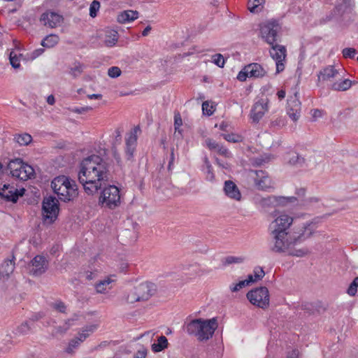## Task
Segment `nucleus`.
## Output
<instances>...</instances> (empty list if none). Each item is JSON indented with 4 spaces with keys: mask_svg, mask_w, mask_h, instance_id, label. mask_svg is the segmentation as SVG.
Returning a JSON list of instances; mask_svg holds the SVG:
<instances>
[{
    "mask_svg": "<svg viewBox=\"0 0 358 358\" xmlns=\"http://www.w3.org/2000/svg\"><path fill=\"white\" fill-rule=\"evenodd\" d=\"M99 203L110 209L117 207L120 204L119 189L115 185L104 187L99 196Z\"/></svg>",
    "mask_w": 358,
    "mask_h": 358,
    "instance_id": "nucleus-7",
    "label": "nucleus"
},
{
    "mask_svg": "<svg viewBox=\"0 0 358 358\" xmlns=\"http://www.w3.org/2000/svg\"><path fill=\"white\" fill-rule=\"evenodd\" d=\"M205 143L208 148L210 149V150H215L217 145H219L218 143H217L215 141L211 138L206 139Z\"/></svg>",
    "mask_w": 358,
    "mask_h": 358,
    "instance_id": "nucleus-58",
    "label": "nucleus"
},
{
    "mask_svg": "<svg viewBox=\"0 0 358 358\" xmlns=\"http://www.w3.org/2000/svg\"><path fill=\"white\" fill-rule=\"evenodd\" d=\"M83 342V341H80L78 336L74 338L69 342V346L66 350V352H68V353L73 352V349L78 348L80 345V343Z\"/></svg>",
    "mask_w": 358,
    "mask_h": 358,
    "instance_id": "nucleus-45",
    "label": "nucleus"
},
{
    "mask_svg": "<svg viewBox=\"0 0 358 358\" xmlns=\"http://www.w3.org/2000/svg\"><path fill=\"white\" fill-rule=\"evenodd\" d=\"M14 141L20 145H27L32 141V137L27 133L16 134L14 136Z\"/></svg>",
    "mask_w": 358,
    "mask_h": 358,
    "instance_id": "nucleus-32",
    "label": "nucleus"
},
{
    "mask_svg": "<svg viewBox=\"0 0 358 358\" xmlns=\"http://www.w3.org/2000/svg\"><path fill=\"white\" fill-rule=\"evenodd\" d=\"M122 300L129 304L134 303L139 301V296H138L136 287L126 291L122 296Z\"/></svg>",
    "mask_w": 358,
    "mask_h": 358,
    "instance_id": "nucleus-27",
    "label": "nucleus"
},
{
    "mask_svg": "<svg viewBox=\"0 0 358 358\" xmlns=\"http://www.w3.org/2000/svg\"><path fill=\"white\" fill-rule=\"evenodd\" d=\"M243 260L244 258L241 257L228 256L224 259V264H240L242 263Z\"/></svg>",
    "mask_w": 358,
    "mask_h": 358,
    "instance_id": "nucleus-48",
    "label": "nucleus"
},
{
    "mask_svg": "<svg viewBox=\"0 0 358 358\" xmlns=\"http://www.w3.org/2000/svg\"><path fill=\"white\" fill-rule=\"evenodd\" d=\"M58 200L52 196L44 198L42 210L44 221L48 224L53 223L59 213Z\"/></svg>",
    "mask_w": 358,
    "mask_h": 358,
    "instance_id": "nucleus-9",
    "label": "nucleus"
},
{
    "mask_svg": "<svg viewBox=\"0 0 358 358\" xmlns=\"http://www.w3.org/2000/svg\"><path fill=\"white\" fill-rule=\"evenodd\" d=\"M298 92H295L294 96L289 97L287 100V113L294 122L301 116V103L298 97Z\"/></svg>",
    "mask_w": 358,
    "mask_h": 358,
    "instance_id": "nucleus-15",
    "label": "nucleus"
},
{
    "mask_svg": "<svg viewBox=\"0 0 358 358\" xmlns=\"http://www.w3.org/2000/svg\"><path fill=\"white\" fill-rule=\"evenodd\" d=\"M309 250L306 248H303L301 249H293L292 247L289 249V251H287L286 253H287L288 255L294 256V257H302L308 254H309Z\"/></svg>",
    "mask_w": 358,
    "mask_h": 358,
    "instance_id": "nucleus-40",
    "label": "nucleus"
},
{
    "mask_svg": "<svg viewBox=\"0 0 358 358\" xmlns=\"http://www.w3.org/2000/svg\"><path fill=\"white\" fill-rule=\"evenodd\" d=\"M342 54L345 59H353L357 54V50L353 48H345L342 50Z\"/></svg>",
    "mask_w": 358,
    "mask_h": 358,
    "instance_id": "nucleus-47",
    "label": "nucleus"
},
{
    "mask_svg": "<svg viewBox=\"0 0 358 358\" xmlns=\"http://www.w3.org/2000/svg\"><path fill=\"white\" fill-rule=\"evenodd\" d=\"M15 269V263L13 260H5L0 266V277L8 278Z\"/></svg>",
    "mask_w": 358,
    "mask_h": 358,
    "instance_id": "nucleus-24",
    "label": "nucleus"
},
{
    "mask_svg": "<svg viewBox=\"0 0 358 358\" xmlns=\"http://www.w3.org/2000/svg\"><path fill=\"white\" fill-rule=\"evenodd\" d=\"M271 124L274 127L280 128L286 124V121L285 118L280 117L272 121Z\"/></svg>",
    "mask_w": 358,
    "mask_h": 358,
    "instance_id": "nucleus-57",
    "label": "nucleus"
},
{
    "mask_svg": "<svg viewBox=\"0 0 358 358\" xmlns=\"http://www.w3.org/2000/svg\"><path fill=\"white\" fill-rule=\"evenodd\" d=\"M310 224L304 225L298 231L270 234L272 238L271 251L275 253H286L298 243H301L312 235V231L307 232Z\"/></svg>",
    "mask_w": 358,
    "mask_h": 358,
    "instance_id": "nucleus-2",
    "label": "nucleus"
},
{
    "mask_svg": "<svg viewBox=\"0 0 358 358\" xmlns=\"http://www.w3.org/2000/svg\"><path fill=\"white\" fill-rule=\"evenodd\" d=\"M224 194L230 199L241 201V193L237 185L232 180H226L224 185Z\"/></svg>",
    "mask_w": 358,
    "mask_h": 358,
    "instance_id": "nucleus-21",
    "label": "nucleus"
},
{
    "mask_svg": "<svg viewBox=\"0 0 358 358\" xmlns=\"http://www.w3.org/2000/svg\"><path fill=\"white\" fill-rule=\"evenodd\" d=\"M265 275V273L262 268L257 267L254 270L253 282L261 280Z\"/></svg>",
    "mask_w": 358,
    "mask_h": 358,
    "instance_id": "nucleus-51",
    "label": "nucleus"
},
{
    "mask_svg": "<svg viewBox=\"0 0 358 358\" xmlns=\"http://www.w3.org/2000/svg\"><path fill=\"white\" fill-rule=\"evenodd\" d=\"M289 163L294 166L302 167L306 164V161L305 159L299 155L293 153L289 159Z\"/></svg>",
    "mask_w": 358,
    "mask_h": 358,
    "instance_id": "nucleus-38",
    "label": "nucleus"
},
{
    "mask_svg": "<svg viewBox=\"0 0 358 358\" xmlns=\"http://www.w3.org/2000/svg\"><path fill=\"white\" fill-rule=\"evenodd\" d=\"M318 80H329L333 78H339L341 75L333 66H329L322 69L317 75Z\"/></svg>",
    "mask_w": 358,
    "mask_h": 358,
    "instance_id": "nucleus-22",
    "label": "nucleus"
},
{
    "mask_svg": "<svg viewBox=\"0 0 358 358\" xmlns=\"http://www.w3.org/2000/svg\"><path fill=\"white\" fill-rule=\"evenodd\" d=\"M296 201V198L269 196L266 198H262L259 201V205L264 209L270 208H275L280 206H285L287 203H292Z\"/></svg>",
    "mask_w": 358,
    "mask_h": 358,
    "instance_id": "nucleus-14",
    "label": "nucleus"
},
{
    "mask_svg": "<svg viewBox=\"0 0 358 358\" xmlns=\"http://www.w3.org/2000/svg\"><path fill=\"white\" fill-rule=\"evenodd\" d=\"M269 54L271 58L275 60L276 64V73H279L285 69V62L287 57V49L285 46L279 45L278 43L270 45Z\"/></svg>",
    "mask_w": 358,
    "mask_h": 358,
    "instance_id": "nucleus-11",
    "label": "nucleus"
},
{
    "mask_svg": "<svg viewBox=\"0 0 358 358\" xmlns=\"http://www.w3.org/2000/svg\"><path fill=\"white\" fill-rule=\"evenodd\" d=\"M31 263L30 273L34 275H40L47 269V261L43 256L36 255Z\"/></svg>",
    "mask_w": 358,
    "mask_h": 358,
    "instance_id": "nucleus-19",
    "label": "nucleus"
},
{
    "mask_svg": "<svg viewBox=\"0 0 358 358\" xmlns=\"http://www.w3.org/2000/svg\"><path fill=\"white\" fill-rule=\"evenodd\" d=\"M92 110V108L90 106H86V107H80V108H76L74 109V112L78 114L87 112L89 110Z\"/></svg>",
    "mask_w": 358,
    "mask_h": 358,
    "instance_id": "nucleus-62",
    "label": "nucleus"
},
{
    "mask_svg": "<svg viewBox=\"0 0 358 358\" xmlns=\"http://www.w3.org/2000/svg\"><path fill=\"white\" fill-rule=\"evenodd\" d=\"M43 317V313H38L37 314H35L34 315L31 316V317L29 319V322L31 324H32V325L34 324V322L40 320L41 318H42Z\"/></svg>",
    "mask_w": 358,
    "mask_h": 358,
    "instance_id": "nucleus-63",
    "label": "nucleus"
},
{
    "mask_svg": "<svg viewBox=\"0 0 358 358\" xmlns=\"http://www.w3.org/2000/svg\"><path fill=\"white\" fill-rule=\"evenodd\" d=\"M121 73L120 69L117 66H112L108 70V76L113 78H117L121 75Z\"/></svg>",
    "mask_w": 358,
    "mask_h": 358,
    "instance_id": "nucleus-50",
    "label": "nucleus"
},
{
    "mask_svg": "<svg viewBox=\"0 0 358 358\" xmlns=\"http://www.w3.org/2000/svg\"><path fill=\"white\" fill-rule=\"evenodd\" d=\"M109 168L108 162L99 155H92L82 160L78 180L87 194L97 192L106 184L109 178Z\"/></svg>",
    "mask_w": 358,
    "mask_h": 358,
    "instance_id": "nucleus-1",
    "label": "nucleus"
},
{
    "mask_svg": "<svg viewBox=\"0 0 358 358\" xmlns=\"http://www.w3.org/2000/svg\"><path fill=\"white\" fill-rule=\"evenodd\" d=\"M43 52H44L43 48L36 49V50H34L33 52L27 54V59H30V60H34L36 58H37L38 57H39L40 55H41Z\"/></svg>",
    "mask_w": 358,
    "mask_h": 358,
    "instance_id": "nucleus-55",
    "label": "nucleus"
},
{
    "mask_svg": "<svg viewBox=\"0 0 358 358\" xmlns=\"http://www.w3.org/2000/svg\"><path fill=\"white\" fill-rule=\"evenodd\" d=\"M250 302L259 308L266 309L269 306V292L266 287L250 290L247 294Z\"/></svg>",
    "mask_w": 358,
    "mask_h": 358,
    "instance_id": "nucleus-8",
    "label": "nucleus"
},
{
    "mask_svg": "<svg viewBox=\"0 0 358 358\" xmlns=\"http://www.w3.org/2000/svg\"><path fill=\"white\" fill-rule=\"evenodd\" d=\"M247 73H249V78H263L266 71L262 66L258 63H252L245 66Z\"/></svg>",
    "mask_w": 358,
    "mask_h": 358,
    "instance_id": "nucleus-23",
    "label": "nucleus"
},
{
    "mask_svg": "<svg viewBox=\"0 0 358 358\" xmlns=\"http://www.w3.org/2000/svg\"><path fill=\"white\" fill-rule=\"evenodd\" d=\"M64 20L63 15L51 10L43 13L39 18L40 22L43 26L51 29L60 27L64 22Z\"/></svg>",
    "mask_w": 358,
    "mask_h": 358,
    "instance_id": "nucleus-13",
    "label": "nucleus"
},
{
    "mask_svg": "<svg viewBox=\"0 0 358 358\" xmlns=\"http://www.w3.org/2000/svg\"><path fill=\"white\" fill-rule=\"evenodd\" d=\"M22 57V54L17 55L13 51H11L9 55L10 63L13 68L19 69L21 66L20 59Z\"/></svg>",
    "mask_w": 358,
    "mask_h": 358,
    "instance_id": "nucleus-37",
    "label": "nucleus"
},
{
    "mask_svg": "<svg viewBox=\"0 0 358 358\" xmlns=\"http://www.w3.org/2000/svg\"><path fill=\"white\" fill-rule=\"evenodd\" d=\"M202 110L203 114H206L208 116H210L214 113L213 106H210L208 101H204L202 103Z\"/></svg>",
    "mask_w": 358,
    "mask_h": 358,
    "instance_id": "nucleus-53",
    "label": "nucleus"
},
{
    "mask_svg": "<svg viewBox=\"0 0 358 358\" xmlns=\"http://www.w3.org/2000/svg\"><path fill=\"white\" fill-rule=\"evenodd\" d=\"M203 163L204 164L203 166L202 171L206 175V180L210 182H213L215 180V176L213 173V167L208 157H205L203 158Z\"/></svg>",
    "mask_w": 358,
    "mask_h": 358,
    "instance_id": "nucleus-26",
    "label": "nucleus"
},
{
    "mask_svg": "<svg viewBox=\"0 0 358 358\" xmlns=\"http://www.w3.org/2000/svg\"><path fill=\"white\" fill-rule=\"evenodd\" d=\"M118 40V34L115 30H110L108 31V34L106 35L104 43L108 47H113L115 45Z\"/></svg>",
    "mask_w": 358,
    "mask_h": 358,
    "instance_id": "nucleus-34",
    "label": "nucleus"
},
{
    "mask_svg": "<svg viewBox=\"0 0 358 358\" xmlns=\"http://www.w3.org/2000/svg\"><path fill=\"white\" fill-rule=\"evenodd\" d=\"M32 327V324L29 321H25L17 327L16 332L20 335H26L31 331Z\"/></svg>",
    "mask_w": 358,
    "mask_h": 358,
    "instance_id": "nucleus-35",
    "label": "nucleus"
},
{
    "mask_svg": "<svg viewBox=\"0 0 358 358\" xmlns=\"http://www.w3.org/2000/svg\"><path fill=\"white\" fill-rule=\"evenodd\" d=\"M222 136L224 139L230 143H240L243 141V137L238 134H222Z\"/></svg>",
    "mask_w": 358,
    "mask_h": 358,
    "instance_id": "nucleus-39",
    "label": "nucleus"
},
{
    "mask_svg": "<svg viewBox=\"0 0 358 358\" xmlns=\"http://www.w3.org/2000/svg\"><path fill=\"white\" fill-rule=\"evenodd\" d=\"M264 2V0H249L248 9L250 12L255 13L257 7L262 5Z\"/></svg>",
    "mask_w": 358,
    "mask_h": 358,
    "instance_id": "nucleus-49",
    "label": "nucleus"
},
{
    "mask_svg": "<svg viewBox=\"0 0 358 358\" xmlns=\"http://www.w3.org/2000/svg\"><path fill=\"white\" fill-rule=\"evenodd\" d=\"M268 161V159H264L263 157H259L254 158L252 161V164L253 166H260Z\"/></svg>",
    "mask_w": 358,
    "mask_h": 358,
    "instance_id": "nucleus-59",
    "label": "nucleus"
},
{
    "mask_svg": "<svg viewBox=\"0 0 358 358\" xmlns=\"http://www.w3.org/2000/svg\"><path fill=\"white\" fill-rule=\"evenodd\" d=\"M136 289L139 301H145L155 294L157 287L154 283L145 282L136 286Z\"/></svg>",
    "mask_w": 358,
    "mask_h": 358,
    "instance_id": "nucleus-18",
    "label": "nucleus"
},
{
    "mask_svg": "<svg viewBox=\"0 0 358 358\" xmlns=\"http://www.w3.org/2000/svg\"><path fill=\"white\" fill-rule=\"evenodd\" d=\"M311 115L313 120L315 121L317 118L322 116V111L319 109H314L311 110Z\"/></svg>",
    "mask_w": 358,
    "mask_h": 358,
    "instance_id": "nucleus-61",
    "label": "nucleus"
},
{
    "mask_svg": "<svg viewBox=\"0 0 358 358\" xmlns=\"http://www.w3.org/2000/svg\"><path fill=\"white\" fill-rule=\"evenodd\" d=\"M8 169L13 177L24 181L31 178L35 173L34 168L24 163L20 159L11 160L8 165Z\"/></svg>",
    "mask_w": 358,
    "mask_h": 358,
    "instance_id": "nucleus-5",
    "label": "nucleus"
},
{
    "mask_svg": "<svg viewBox=\"0 0 358 358\" xmlns=\"http://www.w3.org/2000/svg\"><path fill=\"white\" fill-rule=\"evenodd\" d=\"M218 327L216 318L209 320L195 319L187 324L185 329L188 334L194 336L200 342L211 338Z\"/></svg>",
    "mask_w": 358,
    "mask_h": 358,
    "instance_id": "nucleus-3",
    "label": "nucleus"
},
{
    "mask_svg": "<svg viewBox=\"0 0 358 358\" xmlns=\"http://www.w3.org/2000/svg\"><path fill=\"white\" fill-rule=\"evenodd\" d=\"M212 62L220 68H223L225 64L224 57L220 53L212 56Z\"/></svg>",
    "mask_w": 358,
    "mask_h": 358,
    "instance_id": "nucleus-43",
    "label": "nucleus"
},
{
    "mask_svg": "<svg viewBox=\"0 0 358 358\" xmlns=\"http://www.w3.org/2000/svg\"><path fill=\"white\" fill-rule=\"evenodd\" d=\"M66 331L67 330L65 329L64 324H63L62 325L55 327L52 332V335L56 337L59 335H64Z\"/></svg>",
    "mask_w": 358,
    "mask_h": 358,
    "instance_id": "nucleus-56",
    "label": "nucleus"
},
{
    "mask_svg": "<svg viewBox=\"0 0 358 358\" xmlns=\"http://www.w3.org/2000/svg\"><path fill=\"white\" fill-rule=\"evenodd\" d=\"M97 326L96 324H91L83 328L82 331L78 334L80 341H84L90 334H92L96 329Z\"/></svg>",
    "mask_w": 358,
    "mask_h": 358,
    "instance_id": "nucleus-33",
    "label": "nucleus"
},
{
    "mask_svg": "<svg viewBox=\"0 0 358 358\" xmlns=\"http://www.w3.org/2000/svg\"><path fill=\"white\" fill-rule=\"evenodd\" d=\"M83 64L80 62H76L74 63L73 66L70 69L69 73L73 78H77L81 75L83 71Z\"/></svg>",
    "mask_w": 358,
    "mask_h": 358,
    "instance_id": "nucleus-41",
    "label": "nucleus"
},
{
    "mask_svg": "<svg viewBox=\"0 0 358 358\" xmlns=\"http://www.w3.org/2000/svg\"><path fill=\"white\" fill-rule=\"evenodd\" d=\"M182 124V120L179 113L175 114L174 116V128L176 131H178L181 134L180 127Z\"/></svg>",
    "mask_w": 358,
    "mask_h": 358,
    "instance_id": "nucleus-52",
    "label": "nucleus"
},
{
    "mask_svg": "<svg viewBox=\"0 0 358 358\" xmlns=\"http://www.w3.org/2000/svg\"><path fill=\"white\" fill-rule=\"evenodd\" d=\"M51 187L58 198L64 202L73 201L78 194L76 182L65 176L55 178L51 182Z\"/></svg>",
    "mask_w": 358,
    "mask_h": 358,
    "instance_id": "nucleus-4",
    "label": "nucleus"
},
{
    "mask_svg": "<svg viewBox=\"0 0 358 358\" xmlns=\"http://www.w3.org/2000/svg\"><path fill=\"white\" fill-rule=\"evenodd\" d=\"M249 77V73L246 72L245 66L241 70L237 76L238 80L240 81H245L246 78Z\"/></svg>",
    "mask_w": 358,
    "mask_h": 358,
    "instance_id": "nucleus-60",
    "label": "nucleus"
},
{
    "mask_svg": "<svg viewBox=\"0 0 358 358\" xmlns=\"http://www.w3.org/2000/svg\"><path fill=\"white\" fill-rule=\"evenodd\" d=\"M147 355L145 350H138L134 355V358H145Z\"/></svg>",
    "mask_w": 358,
    "mask_h": 358,
    "instance_id": "nucleus-64",
    "label": "nucleus"
},
{
    "mask_svg": "<svg viewBox=\"0 0 358 358\" xmlns=\"http://www.w3.org/2000/svg\"><path fill=\"white\" fill-rule=\"evenodd\" d=\"M358 288V277H356L352 282L350 284L348 289L347 293L351 296H354L357 294Z\"/></svg>",
    "mask_w": 358,
    "mask_h": 358,
    "instance_id": "nucleus-42",
    "label": "nucleus"
},
{
    "mask_svg": "<svg viewBox=\"0 0 358 358\" xmlns=\"http://www.w3.org/2000/svg\"><path fill=\"white\" fill-rule=\"evenodd\" d=\"M168 346V340L164 336H160L157 339V343H155L152 345V350L154 352H158Z\"/></svg>",
    "mask_w": 358,
    "mask_h": 358,
    "instance_id": "nucleus-31",
    "label": "nucleus"
},
{
    "mask_svg": "<svg viewBox=\"0 0 358 358\" xmlns=\"http://www.w3.org/2000/svg\"><path fill=\"white\" fill-rule=\"evenodd\" d=\"M352 81L349 79H344L341 81H336L331 84V89L335 91H346L352 86Z\"/></svg>",
    "mask_w": 358,
    "mask_h": 358,
    "instance_id": "nucleus-28",
    "label": "nucleus"
},
{
    "mask_svg": "<svg viewBox=\"0 0 358 358\" xmlns=\"http://www.w3.org/2000/svg\"><path fill=\"white\" fill-rule=\"evenodd\" d=\"M215 150L217 151L219 155H222L225 157H231V153L229 151V150L220 144L217 145Z\"/></svg>",
    "mask_w": 358,
    "mask_h": 358,
    "instance_id": "nucleus-54",
    "label": "nucleus"
},
{
    "mask_svg": "<svg viewBox=\"0 0 358 358\" xmlns=\"http://www.w3.org/2000/svg\"><path fill=\"white\" fill-rule=\"evenodd\" d=\"M50 306L53 309H55V310H57L59 313H66V306L62 301H59V300L56 301L55 302L52 303Z\"/></svg>",
    "mask_w": 358,
    "mask_h": 358,
    "instance_id": "nucleus-46",
    "label": "nucleus"
},
{
    "mask_svg": "<svg viewBox=\"0 0 358 358\" xmlns=\"http://www.w3.org/2000/svg\"><path fill=\"white\" fill-rule=\"evenodd\" d=\"M59 41L57 34H50L46 36L41 41V45L47 48H51L55 46Z\"/></svg>",
    "mask_w": 358,
    "mask_h": 358,
    "instance_id": "nucleus-29",
    "label": "nucleus"
},
{
    "mask_svg": "<svg viewBox=\"0 0 358 358\" xmlns=\"http://www.w3.org/2000/svg\"><path fill=\"white\" fill-rule=\"evenodd\" d=\"M268 110V99H261L256 101L250 110V118L254 122H259Z\"/></svg>",
    "mask_w": 358,
    "mask_h": 358,
    "instance_id": "nucleus-16",
    "label": "nucleus"
},
{
    "mask_svg": "<svg viewBox=\"0 0 358 358\" xmlns=\"http://www.w3.org/2000/svg\"><path fill=\"white\" fill-rule=\"evenodd\" d=\"M141 131L139 127H135L126 138L125 153L127 159L131 161L134 157V152L136 150L138 133Z\"/></svg>",
    "mask_w": 358,
    "mask_h": 358,
    "instance_id": "nucleus-17",
    "label": "nucleus"
},
{
    "mask_svg": "<svg viewBox=\"0 0 358 358\" xmlns=\"http://www.w3.org/2000/svg\"><path fill=\"white\" fill-rule=\"evenodd\" d=\"M249 176L254 180L258 189L268 191L273 188V182L266 172L262 170H251L249 172Z\"/></svg>",
    "mask_w": 358,
    "mask_h": 358,
    "instance_id": "nucleus-12",
    "label": "nucleus"
},
{
    "mask_svg": "<svg viewBox=\"0 0 358 358\" xmlns=\"http://www.w3.org/2000/svg\"><path fill=\"white\" fill-rule=\"evenodd\" d=\"M22 193H19L17 189L10 185H3L0 189V196L7 201L16 202L19 196H22Z\"/></svg>",
    "mask_w": 358,
    "mask_h": 358,
    "instance_id": "nucleus-20",
    "label": "nucleus"
},
{
    "mask_svg": "<svg viewBox=\"0 0 358 358\" xmlns=\"http://www.w3.org/2000/svg\"><path fill=\"white\" fill-rule=\"evenodd\" d=\"M112 282L113 280L110 278H107L106 279L99 281L95 285L96 292L101 294L104 293L105 291L109 288L108 286Z\"/></svg>",
    "mask_w": 358,
    "mask_h": 358,
    "instance_id": "nucleus-36",
    "label": "nucleus"
},
{
    "mask_svg": "<svg viewBox=\"0 0 358 358\" xmlns=\"http://www.w3.org/2000/svg\"><path fill=\"white\" fill-rule=\"evenodd\" d=\"M293 222L292 217L287 214L279 215L268 227L270 234H278L289 232L288 229Z\"/></svg>",
    "mask_w": 358,
    "mask_h": 358,
    "instance_id": "nucleus-10",
    "label": "nucleus"
},
{
    "mask_svg": "<svg viewBox=\"0 0 358 358\" xmlns=\"http://www.w3.org/2000/svg\"><path fill=\"white\" fill-rule=\"evenodd\" d=\"M138 17V13L134 10H124L117 15V22L120 23H126L134 21Z\"/></svg>",
    "mask_w": 358,
    "mask_h": 358,
    "instance_id": "nucleus-25",
    "label": "nucleus"
},
{
    "mask_svg": "<svg viewBox=\"0 0 358 358\" xmlns=\"http://www.w3.org/2000/svg\"><path fill=\"white\" fill-rule=\"evenodd\" d=\"M250 282H253L252 275H249L246 280H241L238 283L231 285L229 289L232 292H236L245 287V286H248Z\"/></svg>",
    "mask_w": 358,
    "mask_h": 358,
    "instance_id": "nucleus-30",
    "label": "nucleus"
},
{
    "mask_svg": "<svg viewBox=\"0 0 358 358\" xmlns=\"http://www.w3.org/2000/svg\"><path fill=\"white\" fill-rule=\"evenodd\" d=\"M99 8H100V2L96 0H94L91 3L90 6V15L92 17H95L97 15V13L99 10Z\"/></svg>",
    "mask_w": 358,
    "mask_h": 358,
    "instance_id": "nucleus-44",
    "label": "nucleus"
},
{
    "mask_svg": "<svg viewBox=\"0 0 358 358\" xmlns=\"http://www.w3.org/2000/svg\"><path fill=\"white\" fill-rule=\"evenodd\" d=\"M281 27L275 20H271L262 24L260 27L262 38L269 45L280 41V31Z\"/></svg>",
    "mask_w": 358,
    "mask_h": 358,
    "instance_id": "nucleus-6",
    "label": "nucleus"
}]
</instances>
